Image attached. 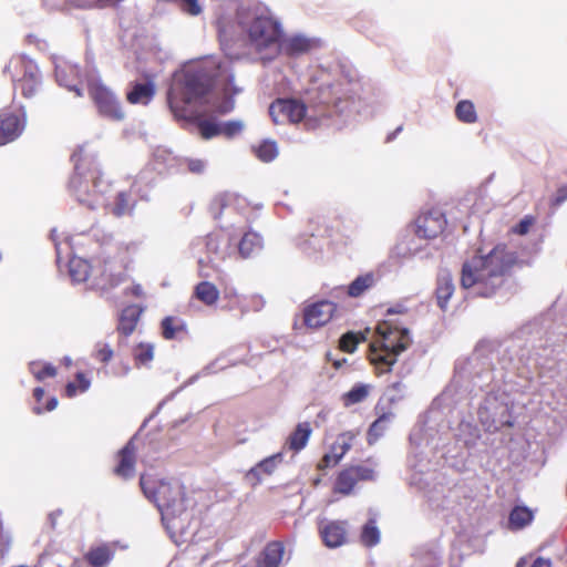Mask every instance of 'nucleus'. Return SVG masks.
I'll return each instance as SVG.
<instances>
[{"label":"nucleus","instance_id":"nucleus-52","mask_svg":"<svg viewBox=\"0 0 567 567\" xmlns=\"http://www.w3.org/2000/svg\"><path fill=\"white\" fill-rule=\"evenodd\" d=\"M338 463L333 462V455L331 453H327L322 456L320 462L318 463V470H324L330 466H334Z\"/></svg>","mask_w":567,"mask_h":567},{"label":"nucleus","instance_id":"nucleus-42","mask_svg":"<svg viewBox=\"0 0 567 567\" xmlns=\"http://www.w3.org/2000/svg\"><path fill=\"white\" fill-rule=\"evenodd\" d=\"M243 123L239 121H228L220 123V135L233 138L243 131Z\"/></svg>","mask_w":567,"mask_h":567},{"label":"nucleus","instance_id":"nucleus-9","mask_svg":"<svg viewBox=\"0 0 567 567\" xmlns=\"http://www.w3.org/2000/svg\"><path fill=\"white\" fill-rule=\"evenodd\" d=\"M306 113V104L296 99H277L269 106V115L275 124L299 123Z\"/></svg>","mask_w":567,"mask_h":567},{"label":"nucleus","instance_id":"nucleus-24","mask_svg":"<svg viewBox=\"0 0 567 567\" xmlns=\"http://www.w3.org/2000/svg\"><path fill=\"white\" fill-rule=\"evenodd\" d=\"M372 390V385L364 383H355L348 392L341 395V402L344 408L364 402Z\"/></svg>","mask_w":567,"mask_h":567},{"label":"nucleus","instance_id":"nucleus-23","mask_svg":"<svg viewBox=\"0 0 567 567\" xmlns=\"http://www.w3.org/2000/svg\"><path fill=\"white\" fill-rule=\"evenodd\" d=\"M315 41L303 35H295L284 42L282 49L289 56H298L312 50Z\"/></svg>","mask_w":567,"mask_h":567},{"label":"nucleus","instance_id":"nucleus-19","mask_svg":"<svg viewBox=\"0 0 567 567\" xmlns=\"http://www.w3.org/2000/svg\"><path fill=\"white\" fill-rule=\"evenodd\" d=\"M155 95V85L148 81L145 83H133L126 93V100L131 104H148Z\"/></svg>","mask_w":567,"mask_h":567},{"label":"nucleus","instance_id":"nucleus-7","mask_svg":"<svg viewBox=\"0 0 567 567\" xmlns=\"http://www.w3.org/2000/svg\"><path fill=\"white\" fill-rule=\"evenodd\" d=\"M87 91L101 116L114 122L125 118V112L120 100L107 86L94 82L89 84Z\"/></svg>","mask_w":567,"mask_h":567},{"label":"nucleus","instance_id":"nucleus-27","mask_svg":"<svg viewBox=\"0 0 567 567\" xmlns=\"http://www.w3.org/2000/svg\"><path fill=\"white\" fill-rule=\"evenodd\" d=\"M162 336L166 340L176 339L181 333H186V323L177 317H165L162 322Z\"/></svg>","mask_w":567,"mask_h":567},{"label":"nucleus","instance_id":"nucleus-57","mask_svg":"<svg viewBox=\"0 0 567 567\" xmlns=\"http://www.w3.org/2000/svg\"><path fill=\"white\" fill-rule=\"evenodd\" d=\"M400 385H401V384H400V382H396V383H393V384H392V388H393L394 390H398V389L400 388Z\"/></svg>","mask_w":567,"mask_h":567},{"label":"nucleus","instance_id":"nucleus-38","mask_svg":"<svg viewBox=\"0 0 567 567\" xmlns=\"http://www.w3.org/2000/svg\"><path fill=\"white\" fill-rule=\"evenodd\" d=\"M91 385V380L83 372H78L75 374V381L69 382L65 385V395L68 398H73L78 393H83L89 390Z\"/></svg>","mask_w":567,"mask_h":567},{"label":"nucleus","instance_id":"nucleus-26","mask_svg":"<svg viewBox=\"0 0 567 567\" xmlns=\"http://www.w3.org/2000/svg\"><path fill=\"white\" fill-rule=\"evenodd\" d=\"M194 297L206 306H213L219 299V290L209 281H200L195 286Z\"/></svg>","mask_w":567,"mask_h":567},{"label":"nucleus","instance_id":"nucleus-49","mask_svg":"<svg viewBox=\"0 0 567 567\" xmlns=\"http://www.w3.org/2000/svg\"><path fill=\"white\" fill-rule=\"evenodd\" d=\"M187 168L190 173L194 174H200L205 169V163L202 159L195 158V159H188L187 161Z\"/></svg>","mask_w":567,"mask_h":567},{"label":"nucleus","instance_id":"nucleus-37","mask_svg":"<svg viewBox=\"0 0 567 567\" xmlns=\"http://www.w3.org/2000/svg\"><path fill=\"white\" fill-rule=\"evenodd\" d=\"M133 358L136 367L148 364L154 359V346L151 343H138L133 349Z\"/></svg>","mask_w":567,"mask_h":567},{"label":"nucleus","instance_id":"nucleus-51","mask_svg":"<svg viewBox=\"0 0 567 567\" xmlns=\"http://www.w3.org/2000/svg\"><path fill=\"white\" fill-rule=\"evenodd\" d=\"M58 405V400L55 398H51L48 402H47V405L44 408H41L40 405H35L33 408V412L35 414H41L43 413L44 411H53Z\"/></svg>","mask_w":567,"mask_h":567},{"label":"nucleus","instance_id":"nucleus-1","mask_svg":"<svg viewBox=\"0 0 567 567\" xmlns=\"http://www.w3.org/2000/svg\"><path fill=\"white\" fill-rule=\"evenodd\" d=\"M226 72L215 58L187 65L176 73L167 93V103L176 120H190L188 105L209 93L215 81Z\"/></svg>","mask_w":567,"mask_h":567},{"label":"nucleus","instance_id":"nucleus-53","mask_svg":"<svg viewBox=\"0 0 567 567\" xmlns=\"http://www.w3.org/2000/svg\"><path fill=\"white\" fill-rule=\"evenodd\" d=\"M131 293L134 296V297H137V298H141L144 296V291H143V288L141 285H134L131 289H130Z\"/></svg>","mask_w":567,"mask_h":567},{"label":"nucleus","instance_id":"nucleus-11","mask_svg":"<svg viewBox=\"0 0 567 567\" xmlns=\"http://www.w3.org/2000/svg\"><path fill=\"white\" fill-rule=\"evenodd\" d=\"M337 311L334 302L320 300L303 309V323L307 328L317 329L327 324Z\"/></svg>","mask_w":567,"mask_h":567},{"label":"nucleus","instance_id":"nucleus-16","mask_svg":"<svg viewBox=\"0 0 567 567\" xmlns=\"http://www.w3.org/2000/svg\"><path fill=\"white\" fill-rule=\"evenodd\" d=\"M282 462V454L276 453L258 462L246 473V480L252 485L261 483L264 476H270L275 473L278 464Z\"/></svg>","mask_w":567,"mask_h":567},{"label":"nucleus","instance_id":"nucleus-36","mask_svg":"<svg viewBox=\"0 0 567 567\" xmlns=\"http://www.w3.org/2000/svg\"><path fill=\"white\" fill-rule=\"evenodd\" d=\"M360 542L365 547H373L380 542V532L374 519H369L362 527Z\"/></svg>","mask_w":567,"mask_h":567},{"label":"nucleus","instance_id":"nucleus-29","mask_svg":"<svg viewBox=\"0 0 567 567\" xmlns=\"http://www.w3.org/2000/svg\"><path fill=\"white\" fill-rule=\"evenodd\" d=\"M262 246L261 237L255 231H247L244 234L238 245L239 254L244 257H250L254 252L258 251Z\"/></svg>","mask_w":567,"mask_h":567},{"label":"nucleus","instance_id":"nucleus-35","mask_svg":"<svg viewBox=\"0 0 567 567\" xmlns=\"http://www.w3.org/2000/svg\"><path fill=\"white\" fill-rule=\"evenodd\" d=\"M456 118L465 124H473L477 121L475 105L470 100H462L455 106Z\"/></svg>","mask_w":567,"mask_h":567},{"label":"nucleus","instance_id":"nucleus-43","mask_svg":"<svg viewBox=\"0 0 567 567\" xmlns=\"http://www.w3.org/2000/svg\"><path fill=\"white\" fill-rule=\"evenodd\" d=\"M536 224L533 215H526L516 226L512 228V233L524 236L529 233L530 228Z\"/></svg>","mask_w":567,"mask_h":567},{"label":"nucleus","instance_id":"nucleus-33","mask_svg":"<svg viewBox=\"0 0 567 567\" xmlns=\"http://www.w3.org/2000/svg\"><path fill=\"white\" fill-rule=\"evenodd\" d=\"M365 340V332L348 331L340 337L339 349L347 353H353L357 350L358 344L364 342Z\"/></svg>","mask_w":567,"mask_h":567},{"label":"nucleus","instance_id":"nucleus-14","mask_svg":"<svg viewBox=\"0 0 567 567\" xmlns=\"http://www.w3.org/2000/svg\"><path fill=\"white\" fill-rule=\"evenodd\" d=\"M137 447L133 439H131L116 454L114 475L122 480H130L134 476L136 465Z\"/></svg>","mask_w":567,"mask_h":567},{"label":"nucleus","instance_id":"nucleus-18","mask_svg":"<svg viewBox=\"0 0 567 567\" xmlns=\"http://www.w3.org/2000/svg\"><path fill=\"white\" fill-rule=\"evenodd\" d=\"M534 520V511L525 505H516L508 515L507 527L512 532L520 530Z\"/></svg>","mask_w":567,"mask_h":567},{"label":"nucleus","instance_id":"nucleus-47","mask_svg":"<svg viewBox=\"0 0 567 567\" xmlns=\"http://www.w3.org/2000/svg\"><path fill=\"white\" fill-rule=\"evenodd\" d=\"M81 155H82V148L78 150L76 152H74L71 156V159L72 162L74 163V168H75V172H78L80 169V165H79V161L81 158ZM80 174L79 173H75L72 178H71V182H70V185L73 187V188H76L79 185H80Z\"/></svg>","mask_w":567,"mask_h":567},{"label":"nucleus","instance_id":"nucleus-22","mask_svg":"<svg viewBox=\"0 0 567 567\" xmlns=\"http://www.w3.org/2000/svg\"><path fill=\"white\" fill-rule=\"evenodd\" d=\"M114 551L106 544L91 547L84 555L85 561L91 567H105L113 558Z\"/></svg>","mask_w":567,"mask_h":567},{"label":"nucleus","instance_id":"nucleus-2","mask_svg":"<svg viewBox=\"0 0 567 567\" xmlns=\"http://www.w3.org/2000/svg\"><path fill=\"white\" fill-rule=\"evenodd\" d=\"M410 315L406 307L395 305L385 312V318L375 327V339L370 343L368 360L378 375L388 373L398 357L412 343L408 328Z\"/></svg>","mask_w":567,"mask_h":567},{"label":"nucleus","instance_id":"nucleus-25","mask_svg":"<svg viewBox=\"0 0 567 567\" xmlns=\"http://www.w3.org/2000/svg\"><path fill=\"white\" fill-rule=\"evenodd\" d=\"M138 318L140 311L136 307L131 306L125 308L120 317L117 331L124 337H128L135 330Z\"/></svg>","mask_w":567,"mask_h":567},{"label":"nucleus","instance_id":"nucleus-44","mask_svg":"<svg viewBox=\"0 0 567 567\" xmlns=\"http://www.w3.org/2000/svg\"><path fill=\"white\" fill-rule=\"evenodd\" d=\"M114 355L113 349L107 343H99L96 346V351L94 354V358L102 362V363H109Z\"/></svg>","mask_w":567,"mask_h":567},{"label":"nucleus","instance_id":"nucleus-4","mask_svg":"<svg viewBox=\"0 0 567 567\" xmlns=\"http://www.w3.org/2000/svg\"><path fill=\"white\" fill-rule=\"evenodd\" d=\"M140 486L144 495L157 508L167 515H177L185 511V492L178 482H167L142 474Z\"/></svg>","mask_w":567,"mask_h":567},{"label":"nucleus","instance_id":"nucleus-3","mask_svg":"<svg viewBox=\"0 0 567 567\" xmlns=\"http://www.w3.org/2000/svg\"><path fill=\"white\" fill-rule=\"evenodd\" d=\"M515 262V256L505 246H496L486 256H474L462 267L463 288H476L481 297H492L503 285L504 276Z\"/></svg>","mask_w":567,"mask_h":567},{"label":"nucleus","instance_id":"nucleus-15","mask_svg":"<svg viewBox=\"0 0 567 567\" xmlns=\"http://www.w3.org/2000/svg\"><path fill=\"white\" fill-rule=\"evenodd\" d=\"M25 125L24 116L3 111L0 113V145L14 141L23 131Z\"/></svg>","mask_w":567,"mask_h":567},{"label":"nucleus","instance_id":"nucleus-31","mask_svg":"<svg viewBox=\"0 0 567 567\" xmlns=\"http://www.w3.org/2000/svg\"><path fill=\"white\" fill-rule=\"evenodd\" d=\"M193 121L196 123L198 134L203 140L207 141L220 136V123L199 116L194 117Z\"/></svg>","mask_w":567,"mask_h":567},{"label":"nucleus","instance_id":"nucleus-10","mask_svg":"<svg viewBox=\"0 0 567 567\" xmlns=\"http://www.w3.org/2000/svg\"><path fill=\"white\" fill-rule=\"evenodd\" d=\"M349 527L347 519L323 518L318 522V534L327 548H339L349 542Z\"/></svg>","mask_w":567,"mask_h":567},{"label":"nucleus","instance_id":"nucleus-6","mask_svg":"<svg viewBox=\"0 0 567 567\" xmlns=\"http://www.w3.org/2000/svg\"><path fill=\"white\" fill-rule=\"evenodd\" d=\"M248 35L251 45L257 51L277 47L282 32L280 24L271 18L258 17L249 25Z\"/></svg>","mask_w":567,"mask_h":567},{"label":"nucleus","instance_id":"nucleus-55","mask_svg":"<svg viewBox=\"0 0 567 567\" xmlns=\"http://www.w3.org/2000/svg\"><path fill=\"white\" fill-rule=\"evenodd\" d=\"M328 360L332 362V365L334 369H340L346 362H347V359H341V360H331L330 359V353H328Z\"/></svg>","mask_w":567,"mask_h":567},{"label":"nucleus","instance_id":"nucleus-48","mask_svg":"<svg viewBox=\"0 0 567 567\" xmlns=\"http://www.w3.org/2000/svg\"><path fill=\"white\" fill-rule=\"evenodd\" d=\"M567 200V185L557 188L555 195L550 198V207L557 208Z\"/></svg>","mask_w":567,"mask_h":567},{"label":"nucleus","instance_id":"nucleus-32","mask_svg":"<svg viewBox=\"0 0 567 567\" xmlns=\"http://www.w3.org/2000/svg\"><path fill=\"white\" fill-rule=\"evenodd\" d=\"M134 208V203L131 200V196L126 192H118L114 198V203L110 206V212L115 217H122L131 214Z\"/></svg>","mask_w":567,"mask_h":567},{"label":"nucleus","instance_id":"nucleus-13","mask_svg":"<svg viewBox=\"0 0 567 567\" xmlns=\"http://www.w3.org/2000/svg\"><path fill=\"white\" fill-rule=\"evenodd\" d=\"M246 208L247 202L244 197L233 193H223L214 197L209 209L215 218H220L224 215L240 214Z\"/></svg>","mask_w":567,"mask_h":567},{"label":"nucleus","instance_id":"nucleus-54","mask_svg":"<svg viewBox=\"0 0 567 567\" xmlns=\"http://www.w3.org/2000/svg\"><path fill=\"white\" fill-rule=\"evenodd\" d=\"M33 396H34L35 401H37L38 403H40V402H41V400H42V399H43V396H44V390H43L42 388H40V386H39V388H35V389L33 390Z\"/></svg>","mask_w":567,"mask_h":567},{"label":"nucleus","instance_id":"nucleus-34","mask_svg":"<svg viewBox=\"0 0 567 567\" xmlns=\"http://www.w3.org/2000/svg\"><path fill=\"white\" fill-rule=\"evenodd\" d=\"M90 264L81 258H74L70 260L69 272L70 277L74 282H84L90 276Z\"/></svg>","mask_w":567,"mask_h":567},{"label":"nucleus","instance_id":"nucleus-20","mask_svg":"<svg viewBox=\"0 0 567 567\" xmlns=\"http://www.w3.org/2000/svg\"><path fill=\"white\" fill-rule=\"evenodd\" d=\"M455 291V285L450 274L439 276L436 281L435 297L441 310L446 311L447 303Z\"/></svg>","mask_w":567,"mask_h":567},{"label":"nucleus","instance_id":"nucleus-50","mask_svg":"<svg viewBox=\"0 0 567 567\" xmlns=\"http://www.w3.org/2000/svg\"><path fill=\"white\" fill-rule=\"evenodd\" d=\"M11 539L8 535L0 532V559H2L9 551Z\"/></svg>","mask_w":567,"mask_h":567},{"label":"nucleus","instance_id":"nucleus-12","mask_svg":"<svg viewBox=\"0 0 567 567\" xmlns=\"http://www.w3.org/2000/svg\"><path fill=\"white\" fill-rule=\"evenodd\" d=\"M446 224L444 214L437 209H432L417 217L415 221L416 235L425 239L436 238L444 231Z\"/></svg>","mask_w":567,"mask_h":567},{"label":"nucleus","instance_id":"nucleus-41","mask_svg":"<svg viewBox=\"0 0 567 567\" xmlns=\"http://www.w3.org/2000/svg\"><path fill=\"white\" fill-rule=\"evenodd\" d=\"M393 417L392 412H382L379 417L370 425L369 435L370 436H380L385 429V423H388Z\"/></svg>","mask_w":567,"mask_h":567},{"label":"nucleus","instance_id":"nucleus-56","mask_svg":"<svg viewBox=\"0 0 567 567\" xmlns=\"http://www.w3.org/2000/svg\"><path fill=\"white\" fill-rule=\"evenodd\" d=\"M233 110V103H228L227 105L223 106V107H219L218 109V112L220 114H225V113H228Z\"/></svg>","mask_w":567,"mask_h":567},{"label":"nucleus","instance_id":"nucleus-5","mask_svg":"<svg viewBox=\"0 0 567 567\" xmlns=\"http://www.w3.org/2000/svg\"><path fill=\"white\" fill-rule=\"evenodd\" d=\"M4 73L10 75L14 89L20 90L24 97L35 94L40 84V74L32 61L23 56L14 58L6 66Z\"/></svg>","mask_w":567,"mask_h":567},{"label":"nucleus","instance_id":"nucleus-8","mask_svg":"<svg viewBox=\"0 0 567 567\" xmlns=\"http://www.w3.org/2000/svg\"><path fill=\"white\" fill-rule=\"evenodd\" d=\"M375 472L372 467L363 464L348 465L338 472L332 492L342 496L350 495L359 482L373 481Z\"/></svg>","mask_w":567,"mask_h":567},{"label":"nucleus","instance_id":"nucleus-21","mask_svg":"<svg viewBox=\"0 0 567 567\" xmlns=\"http://www.w3.org/2000/svg\"><path fill=\"white\" fill-rule=\"evenodd\" d=\"M312 429L309 422L298 423L292 433L287 439L286 445L288 450L296 453L306 447Z\"/></svg>","mask_w":567,"mask_h":567},{"label":"nucleus","instance_id":"nucleus-28","mask_svg":"<svg viewBox=\"0 0 567 567\" xmlns=\"http://www.w3.org/2000/svg\"><path fill=\"white\" fill-rule=\"evenodd\" d=\"M377 284L375 276L372 272H368L357 277L349 286H348V295L350 297H360L369 289L373 288Z\"/></svg>","mask_w":567,"mask_h":567},{"label":"nucleus","instance_id":"nucleus-17","mask_svg":"<svg viewBox=\"0 0 567 567\" xmlns=\"http://www.w3.org/2000/svg\"><path fill=\"white\" fill-rule=\"evenodd\" d=\"M285 554V546L281 542H269L259 554L257 567H279Z\"/></svg>","mask_w":567,"mask_h":567},{"label":"nucleus","instance_id":"nucleus-40","mask_svg":"<svg viewBox=\"0 0 567 567\" xmlns=\"http://www.w3.org/2000/svg\"><path fill=\"white\" fill-rule=\"evenodd\" d=\"M255 154L262 162H271L278 155L277 144L272 141H264L256 147Z\"/></svg>","mask_w":567,"mask_h":567},{"label":"nucleus","instance_id":"nucleus-30","mask_svg":"<svg viewBox=\"0 0 567 567\" xmlns=\"http://www.w3.org/2000/svg\"><path fill=\"white\" fill-rule=\"evenodd\" d=\"M354 434L352 432L341 433L336 442L331 445V454L333 455V462L339 463L342 457L350 451Z\"/></svg>","mask_w":567,"mask_h":567},{"label":"nucleus","instance_id":"nucleus-45","mask_svg":"<svg viewBox=\"0 0 567 567\" xmlns=\"http://www.w3.org/2000/svg\"><path fill=\"white\" fill-rule=\"evenodd\" d=\"M551 561L549 559L537 557L533 561L530 558L523 557L517 561L516 567H550Z\"/></svg>","mask_w":567,"mask_h":567},{"label":"nucleus","instance_id":"nucleus-39","mask_svg":"<svg viewBox=\"0 0 567 567\" xmlns=\"http://www.w3.org/2000/svg\"><path fill=\"white\" fill-rule=\"evenodd\" d=\"M30 372L34 375L38 381H43L47 378H53L56 375V368L51 363L31 362L29 364Z\"/></svg>","mask_w":567,"mask_h":567},{"label":"nucleus","instance_id":"nucleus-46","mask_svg":"<svg viewBox=\"0 0 567 567\" xmlns=\"http://www.w3.org/2000/svg\"><path fill=\"white\" fill-rule=\"evenodd\" d=\"M179 8L183 12L189 16H198L202 12V7L198 0H179Z\"/></svg>","mask_w":567,"mask_h":567}]
</instances>
